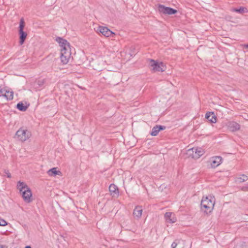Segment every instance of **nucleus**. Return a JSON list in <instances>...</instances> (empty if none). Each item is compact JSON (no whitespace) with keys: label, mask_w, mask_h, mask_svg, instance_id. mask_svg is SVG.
<instances>
[{"label":"nucleus","mask_w":248,"mask_h":248,"mask_svg":"<svg viewBox=\"0 0 248 248\" xmlns=\"http://www.w3.org/2000/svg\"><path fill=\"white\" fill-rule=\"evenodd\" d=\"M56 41L59 44L61 47L60 59L63 64H66L69 61L71 56V49L70 44L67 40L61 38L57 37Z\"/></svg>","instance_id":"obj_1"},{"label":"nucleus","mask_w":248,"mask_h":248,"mask_svg":"<svg viewBox=\"0 0 248 248\" xmlns=\"http://www.w3.org/2000/svg\"><path fill=\"white\" fill-rule=\"evenodd\" d=\"M215 203V198L211 196L203 197L201 202V208L205 209V212H211L214 206Z\"/></svg>","instance_id":"obj_2"},{"label":"nucleus","mask_w":248,"mask_h":248,"mask_svg":"<svg viewBox=\"0 0 248 248\" xmlns=\"http://www.w3.org/2000/svg\"><path fill=\"white\" fill-rule=\"evenodd\" d=\"M31 136V132L25 127H21L16 132L15 138L21 142L28 140Z\"/></svg>","instance_id":"obj_3"},{"label":"nucleus","mask_w":248,"mask_h":248,"mask_svg":"<svg viewBox=\"0 0 248 248\" xmlns=\"http://www.w3.org/2000/svg\"><path fill=\"white\" fill-rule=\"evenodd\" d=\"M204 153L203 150L200 148H192L189 149L186 151V155L188 157H191L193 158L198 159L201 157Z\"/></svg>","instance_id":"obj_4"},{"label":"nucleus","mask_w":248,"mask_h":248,"mask_svg":"<svg viewBox=\"0 0 248 248\" xmlns=\"http://www.w3.org/2000/svg\"><path fill=\"white\" fill-rule=\"evenodd\" d=\"M149 61V64L153 72H163L165 71V66L163 62H159L153 59H150Z\"/></svg>","instance_id":"obj_5"},{"label":"nucleus","mask_w":248,"mask_h":248,"mask_svg":"<svg viewBox=\"0 0 248 248\" xmlns=\"http://www.w3.org/2000/svg\"><path fill=\"white\" fill-rule=\"evenodd\" d=\"M157 10L160 14L164 15H171L176 14L177 11L176 10L164 6V5L159 4L157 6Z\"/></svg>","instance_id":"obj_6"},{"label":"nucleus","mask_w":248,"mask_h":248,"mask_svg":"<svg viewBox=\"0 0 248 248\" xmlns=\"http://www.w3.org/2000/svg\"><path fill=\"white\" fill-rule=\"evenodd\" d=\"M25 26V22L23 18H21L20 20L19 23V34L20 35V41L19 43L20 45H22L27 36V34L26 32L23 31V29Z\"/></svg>","instance_id":"obj_7"},{"label":"nucleus","mask_w":248,"mask_h":248,"mask_svg":"<svg viewBox=\"0 0 248 248\" xmlns=\"http://www.w3.org/2000/svg\"><path fill=\"white\" fill-rule=\"evenodd\" d=\"M97 31L99 32L103 35L107 37H110L114 34V32L106 27H98L97 29Z\"/></svg>","instance_id":"obj_8"},{"label":"nucleus","mask_w":248,"mask_h":248,"mask_svg":"<svg viewBox=\"0 0 248 248\" xmlns=\"http://www.w3.org/2000/svg\"><path fill=\"white\" fill-rule=\"evenodd\" d=\"M22 197L24 200L28 203H29L31 201L32 193L29 188H27V189L22 191Z\"/></svg>","instance_id":"obj_9"},{"label":"nucleus","mask_w":248,"mask_h":248,"mask_svg":"<svg viewBox=\"0 0 248 248\" xmlns=\"http://www.w3.org/2000/svg\"><path fill=\"white\" fill-rule=\"evenodd\" d=\"M222 158L221 156H213L210 159L211 165L213 168L218 166L222 162Z\"/></svg>","instance_id":"obj_10"},{"label":"nucleus","mask_w":248,"mask_h":248,"mask_svg":"<svg viewBox=\"0 0 248 248\" xmlns=\"http://www.w3.org/2000/svg\"><path fill=\"white\" fill-rule=\"evenodd\" d=\"M227 126L228 127V129L232 131V132H235L238 130H239L240 128V125L239 124L235 122H229L227 124Z\"/></svg>","instance_id":"obj_11"},{"label":"nucleus","mask_w":248,"mask_h":248,"mask_svg":"<svg viewBox=\"0 0 248 248\" xmlns=\"http://www.w3.org/2000/svg\"><path fill=\"white\" fill-rule=\"evenodd\" d=\"M165 218L167 223H173L176 221V217L175 215L171 212L166 213L165 214Z\"/></svg>","instance_id":"obj_12"},{"label":"nucleus","mask_w":248,"mask_h":248,"mask_svg":"<svg viewBox=\"0 0 248 248\" xmlns=\"http://www.w3.org/2000/svg\"><path fill=\"white\" fill-rule=\"evenodd\" d=\"M165 128L166 127L165 126L156 125L152 128L150 134L153 136H155L158 134L160 131L163 130L165 129Z\"/></svg>","instance_id":"obj_13"},{"label":"nucleus","mask_w":248,"mask_h":248,"mask_svg":"<svg viewBox=\"0 0 248 248\" xmlns=\"http://www.w3.org/2000/svg\"><path fill=\"white\" fill-rule=\"evenodd\" d=\"M205 118L212 123L217 122V117L213 112H208L205 114Z\"/></svg>","instance_id":"obj_14"},{"label":"nucleus","mask_w":248,"mask_h":248,"mask_svg":"<svg viewBox=\"0 0 248 248\" xmlns=\"http://www.w3.org/2000/svg\"><path fill=\"white\" fill-rule=\"evenodd\" d=\"M109 190L110 194L113 197L117 196L119 195V190L117 186L114 184H111L109 186Z\"/></svg>","instance_id":"obj_15"},{"label":"nucleus","mask_w":248,"mask_h":248,"mask_svg":"<svg viewBox=\"0 0 248 248\" xmlns=\"http://www.w3.org/2000/svg\"><path fill=\"white\" fill-rule=\"evenodd\" d=\"M142 209L141 206H136L133 211V216L135 218L139 219L142 215Z\"/></svg>","instance_id":"obj_16"},{"label":"nucleus","mask_w":248,"mask_h":248,"mask_svg":"<svg viewBox=\"0 0 248 248\" xmlns=\"http://www.w3.org/2000/svg\"><path fill=\"white\" fill-rule=\"evenodd\" d=\"M56 168H53L47 171V174L51 176H55L56 175H60L61 172L60 171H57Z\"/></svg>","instance_id":"obj_17"},{"label":"nucleus","mask_w":248,"mask_h":248,"mask_svg":"<svg viewBox=\"0 0 248 248\" xmlns=\"http://www.w3.org/2000/svg\"><path fill=\"white\" fill-rule=\"evenodd\" d=\"M14 93L12 91L7 90L6 89V93L5 94V98L8 100H11L13 99Z\"/></svg>","instance_id":"obj_18"},{"label":"nucleus","mask_w":248,"mask_h":248,"mask_svg":"<svg viewBox=\"0 0 248 248\" xmlns=\"http://www.w3.org/2000/svg\"><path fill=\"white\" fill-rule=\"evenodd\" d=\"M17 188L19 189L20 191H23L24 189H27L28 186L26 184H25L24 182L19 181L17 183Z\"/></svg>","instance_id":"obj_19"},{"label":"nucleus","mask_w":248,"mask_h":248,"mask_svg":"<svg viewBox=\"0 0 248 248\" xmlns=\"http://www.w3.org/2000/svg\"><path fill=\"white\" fill-rule=\"evenodd\" d=\"M18 109L22 111H25L27 110L28 107L24 105L22 102H19L16 106Z\"/></svg>","instance_id":"obj_20"},{"label":"nucleus","mask_w":248,"mask_h":248,"mask_svg":"<svg viewBox=\"0 0 248 248\" xmlns=\"http://www.w3.org/2000/svg\"><path fill=\"white\" fill-rule=\"evenodd\" d=\"M246 10V8L241 7H240L239 9L232 8V9H231V11L232 12H237V13H239L242 14V13L245 12Z\"/></svg>","instance_id":"obj_21"},{"label":"nucleus","mask_w":248,"mask_h":248,"mask_svg":"<svg viewBox=\"0 0 248 248\" xmlns=\"http://www.w3.org/2000/svg\"><path fill=\"white\" fill-rule=\"evenodd\" d=\"M240 182H244L248 180V177L244 174L241 175L240 177L238 178Z\"/></svg>","instance_id":"obj_22"},{"label":"nucleus","mask_w":248,"mask_h":248,"mask_svg":"<svg viewBox=\"0 0 248 248\" xmlns=\"http://www.w3.org/2000/svg\"><path fill=\"white\" fill-rule=\"evenodd\" d=\"M44 84V80H39L37 81L34 84L36 87H41Z\"/></svg>","instance_id":"obj_23"},{"label":"nucleus","mask_w":248,"mask_h":248,"mask_svg":"<svg viewBox=\"0 0 248 248\" xmlns=\"http://www.w3.org/2000/svg\"><path fill=\"white\" fill-rule=\"evenodd\" d=\"M5 93H6V89L0 86V97L3 96L5 97Z\"/></svg>","instance_id":"obj_24"},{"label":"nucleus","mask_w":248,"mask_h":248,"mask_svg":"<svg viewBox=\"0 0 248 248\" xmlns=\"http://www.w3.org/2000/svg\"><path fill=\"white\" fill-rule=\"evenodd\" d=\"M7 225L6 221L2 218H0V226H5Z\"/></svg>","instance_id":"obj_25"},{"label":"nucleus","mask_w":248,"mask_h":248,"mask_svg":"<svg viewBox=\"0 0 248 248\" xmlns=\"http://www.w3.org/2000/svg\"><path fill=\"white\" fill-rule=\"evenodd\" d=\"M4 173L6 174V176L9 178H11V173L9 172V170H4Z\"/></svg>","instance_id":"obj_26"},{"label":"nucleus","mask_w":248,"mask_h":248,"mask_svg":"<svg viewBox=\"0 0 248 248\" xmlns=\"http://www.w3.org/2000/svg\"><path fill=\"white\" fill-rule=\"evenodd\" d=\"M177 245H178V243L176 241H174L172 243V244L171 245V248H176Z\"/></svg>","instance_id":"obj_27"},{"label":"nucleus","mask_w":248,"mask_h":248,"mask_svg":"<svg viewBox=\"0 0 248 248\" xmlns=\"http://www.w3.org/2000/svg\"><path fill=\"white\" fill-rule=\"evenodd\" d=\"M244 46L246 48H248V44H245Z\"/></svg>","instance_id":"obj_28"},{"label":"nucleus","mask_w":248,"mask_h":248,"mask_svg":"<svg viewBox=\"0 0 248 248\" xmlns=\"http://www.w3.org/2000/svg\"><path fill=\"white\" fill-rule=\"evenodd\" d=\"M25 248H31V246H26Z\"/></svg>","instance_id":"obj_29"},{"label":"nucleus","mask_w":248,"mask_h":248,"mask_svg":"<svg viewBox=\"0 0 248 248\" xmlns=\"http://www.w3.org/2000/svg\"><path fill=\"white\" fill-rule=\"evenodd\" d=\"M242 189H246V188L244 187H243V188H242Z\"/></svg>","instance_id":"obj_30"},{"label":"nucleus","mask_w":248,"mask_h":248,"mask_svg":"<svg viewBox=\"0 0 248 248\" xmlns=\"http://www.w3.org/2000/svg\"><path fill=\"white\" fill-rule=\"evenodd\" d=\"M1 248H3L2 247Z\"/></svg>","instance_id":"obj_31"}]
</instances>
